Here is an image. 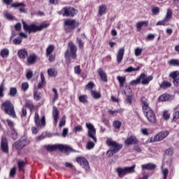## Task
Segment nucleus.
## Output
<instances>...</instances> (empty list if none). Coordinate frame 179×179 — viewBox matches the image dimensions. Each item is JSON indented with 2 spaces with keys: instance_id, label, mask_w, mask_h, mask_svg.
<instances>
[{
  "instance_id": "obj_1",
  "label": "nucleus",
  "mask_w": 179,
  "mask_h": 179,
  "mask_svg": "<svg viewBox=\"0 0 179 179\" xmlns=\"http://www.w3.org/2000/svg\"><path fill=\"white\" fill-rule=\"evenodd\" d=\"M143 102V111L145 117H146L148 121L150 124H155L157 122V119L156 118V114L150 107H149V102L148 99L142 98Z\"/></svg>"
},
{
  "instance_id": "obj_2",
  "label": "nucleus",
  "mask_w": 179,
  "mask_h": 179,
  "mask_svg": "<svg viewBox=\"0 0 179 179\" xmlns=\"http://www.w3.org/2000/svg\"><path fill=\"white\" fill-rule=\"evenodd\" d=\"M23 29L24 31L29 33V34H31V33H36L37 31H41L43 29H47L50 24L48 23H42L40 25H36V24H28L27 22L22 20Z\"/></svg>"
},
{
  "instance_id": "obj_3",
  "label": "nucleus",
  "mask_w": 179,
  "mask_h": 179,
  "mask_svg": "<svg viewBox=\"0 0 179 179\" xmlns=\"http://www.w3.org/2000/svg\"><path fill=\"white\" fill-rule=\"evenodd\" d=\"M106 145L110 148V149L106 152L107 157H113L115 153H118V152L122 149V144H120L117 143V141H113L112 138H107Z\"/></svg>"
},
{
  "instance_id": "obj_4",
  "label": "nucleus",
  "mask_w": 179,
  "mask_h": 179,
  "mask_svg": "<svg viewBox=\"0 0 179 179\" xmlns=\"http://www.w3.org/2000/svg\"><path fill=\"white\" fill-rule=\"evenodd\" d=\"M69 49H67L64 53V58H66V61H69L71 57L73 59H78V55L76 52H78V48L75 44L72 42L70 41L68 44Z\"/></svg>"
},
{
  "instance_id": "obj_5",
  "label": "nucleus",
  "mask_w": 179,
  "mask_h": 179,
  "mask_svg": "<svg viewBox=\"0 0 179 179\" xmlns=\"http://www.w3.org/2000/svg\"><path fill=\"white\" fill-rule=\"evenodd\" d=\"M1 109L3 110V111L8 114V115H10V117H13V118L16 117L15 106H13V104H12L10 101H6V102L3 103L1 104Z\"/></svg>"
},
{
  "instance_id": "obj_6",
  "label": "nucleus",
  "mask_w": 179,
  "mask_h": 179,
  "mask_svg": "<svg viewBox=\"0 0 179 179\" xmlns=\"http://www.w3.org/2000/svg\"><path fill=\"white\" fill-rule=\"evenodd\" d=\"M135 167H136V165L124 168L118 167L116 169V173H117L118 177L122 178V177L127 176V174L135 173Z\"/></svg>"
},
{
  "instance_id": "obj_7",
  "label": "nucleus",
  "mask_w": 179,
  "mask_h": 179,
  "mask_svg": "<svg viewBox=\"0 0 179 179\" xmlns=\"http://www.w3.org/2000/svg\"><path fill=\"white\" fill-rule=\"evenodd\" d=\"M29 143H30V142L29 141L27 138H26L25 136H22L20 138L19 141L13 144V147L15 148L17 150H22V149H23V148H24L25 146H27Z\"/></svg>"
},
{
  "instance_id": "obj_8",
  "label": "nucleus",
  "mask_w": 179,
  "mask_h": 179,
  "mask_svg": "<svg viewBox=\"0 0 179 179\" xmlns=\"http://www.w3.org/2000/svg\"><path fill=\"white\" fill-rule=\"evenodd\" d=\"M86 127L88 129V137L92 139L94 143H97V137H96V128L92 123H86Z\"/></svg>"
},
{
  "instance_id": "obj_9",
  "label": "nucleus",
  "mask_w": 179,
  "mask_h": 179,
  "mask_svg": "<svg viewBox=\"0 0 179 179\" xmlns=\"http://www.w3.org/2000/svg\"><path fill=\"white\" fill-rule=\"evenodd\" d=\"M65 30L67 32L71 31V30H74L76 27L79 26V22H77L75 20L68 19L64 21Z\"/></svg>"
},
{
  "instance_id": "obj_10",
  "label": "nucleus",
  "mask_w": 179,
  "mask_h": 179,
  "mask_svg": "<svg viewBox=\"0 0 179 179\" xmlns=\"http://www.w3.org/2000/svg\"><path fill=\"white\" fill-rule=\"evenodd\" d=\"M173 16V11L171 9L168 8L166 15L162 21H159L157 24L156 26H167V22L170 20L171 17Z\"/></svg>"
},
{
  "instance_id": "obj_11",
  "label": "nucleus",
  "mask_w": 179,
  "mask_h": 179,
  "mask_svg": "<svg viewBox=\"0 0 179 179\" xmlns=\"http://www.w3.org/2000/svg\"><path fill=\"white\" fill-rule=\"evenodd\" d=\"M170 133L168 131H161L157 134L154 138H151V142H159L160 141H163L164 138L169 136Z\"/></svg>"
},
{
  "instance_id": "obj_12",
  "label": "nucleus",
  "mask_w": 179,
  "mask_h": 179,
  "mask_svg": "<svg viewBox=\"0 0 179 179\" xmlns=\"http://www.w3.org/2000/svg\"><path fill=\"white\" fill-rule=\"evenodd\" d=\"M9 143H8V139L6 137L2 136L1 137V149L2 152L4 153H9Z\"/></svg>"
},
{
  "instance_id": "obj_13",
  "label": "nucleus",
  "mask_w": 179,
  "mask_h": 179,
  "mask_svg": "<svg viewBox=\"0 0 179 179\" xmlns=\"http://www.w3.org/2000/svg\"><path fill=\"white\" fill-rule=\"evenodd\" d=\"M34 122L36 127H40L41 124L43 127H45V117L43 116L40 121V115H38V113L36 112L34 116Z\"/></svg>"
},
{
  "instance_id": "obj_14",
  "label": "nucleus",
  "mask_w": 179,
  "mask_h": 179,
  "mask_svg": "<svg viewBox=\"0 0 179 179\" xmlns=\"http://www.w3.org/2000/svg\"><path fill=\"white\" fill-rule=\"evenodd\" d=\"M139 77L141 85H149V82H150V80H153L152 76L146 77V74L145 73H141Z\"/></svg>"
},
{
  "instance_id": "obj_15",
  "label": "nucleus",
  "mask_w": 179,
  "mask_h": 179,
  "mask_svg": "<svg viewBox=\"0 0 179 179\" xmlns=\"http://www.w3.org/2000/svg\"><path fill=\"white\" fill-rule=\"evenodd\" d=\"M64 13L63 14V16H71L73 17L74 15H76L78 13V11L75 10V8L72 7H66L64 8Z\"/></svg>"
},
{
  "instance_id": "obj_16",
  "label": "nucleus",
  "mask_w": 179,
  "mask_h": 179,
  "mask_svg": "<svg viewBox=\"0 0 179 179\" xmlns=\"http://www.w3.org/2000/svg\"><path fill=\"white\" fill-rule=\"evenodd\" d=\"M77 162L83 167V169H85L86 170H89L90 169V166H89V162H87V159L84 157H78Z\"/></svg>"
},
{
  "instance_id": "obj_17",
  "label": "nucleus",
  "mask_w": 179,
  "mask_h": 179,
  "mask_svg": "<svg viewBox=\"0 0 179 179\" xmlns=\"http://www.w3.org/2000/svg\"><path fill=\"white\" fill-rule=\"evenodd\" d=\"M138 142V138H136V137L134 136H131L125 140L124 144L127 145V146H129L131 145H136Z\"/></svg>"
},
{
  "instance_id": "obj_18",
  "label": "nucleus",
  "mask_w": 179,
  "mask_h": 179,
  "mask_svg": "<svg viewBox=\"0 0 179 179\" xmlns=\"http://www.w3.org/2000/svg\"><path fill=\"white\" fill-rule=\"evenodd\" d=\"M170 76L173 79L174 86H179V71L171 73Z\"/></svg>"
},
{
  "instance_id": "obj_19",
  "label": "nucleus",
  "mask_w": 179,
  "mask_h": 179,
  "mask_svg": "<svg viewBox=\"0 0 179 179\" xmlns=\"http://www.w3.org/2000/svg\"><path fill=\"white\" fill-rule=\"evenodd\" d=\"M124 54H125V48H121L119 49L117 55V62L121 64L122 59H124Z\"/></svg>"
},
{
  "instance_id": "obj_20",
  "label": "nucleus",
  "mask_w": 179,
  "mask_h": 179,
  "mask_svg": "<svg viewBox=\"0 0 179 179\" xmlns=\"http://www.w3.org/2000/svg\"><path fill=\"white\" fill-rule=\"evenodd\" d=\"M52 117L55 124H57V122H58V120H59V111L58 110L57 106H53Z\"/></svg>"
},
{
  "instance_id": "obj_21",
  "label": "nucleus",
  "mask_w": 179,
  "mask_h": 179,
  "mask_svg": "<svg viewBox=\"0 0 179 179\" xmlns=\"http://www.w3.org/2000/svg\"><path fill=\"white\" fill-rule=\"evenodd\" d=\"M12 8H20V12L21 13H26V9L24 8V3H13L11 4ZM23 6V7H20Z\"/></svg>"
},
{
  "instance_id": "obj_22",
  "label": "nucleus",
  "mask_w": 179,
  "mask_h": 179,
  "mask_svg": "<svg viewBox=\"0 0 179 179\" xmlns=\"http://www.w3.org/2000/svg\"><path fill=\"white\" fill-rule=\"evenodd\" d=\"M27 62L28 65H34L37 62V56L34 54L30 55Z\"/></svg>"
},
{
  "instance_id": "obj_23",
  "label": "nucleus",
  "mask_w": 179,
  "mask_h": 179,
  "mask_svg": "<svg viewBox=\"0 0 179 179\" xmlns=\"http://www.w3.org/2000/svg\"><path fill=\"white\" fill-rule=\"evenodd\" d=\"M59 150H60V152H64V153H71V152H73V149H72V148L62 144L59 145Z\"/></svg>"
},
{
  "instance_id": "obj_24",
  "label": "nucleus",
  "mask_w": 179,
  "mask_h": 179,
  "mask_svg": "<svg viewBox=\"0 0 179 179\" xmlns=\"http://www.w3.org/2000/svg\"><path fill=\"white\" fill-rule=\"evenodd\" d=\"M97 73L99 75L101 80H103V82H108V79H107V73H106L103 71V69L99 68L97 70Z\"/></svg>"
},
{
  "instance_id": "obj_25",
  "label": "nucleus",
  "mask_w": 179,
  "mask_h": 179,
  "mask_svg": "<svg viewBox=\"0 0 179 179\" xmlns=\"http://www.w3.org/2000/svg\"><path fill=\"white\" fill-rule=\"evenodd\" d=\"M59 145L60 144H55V145H45V149L48 152H54L58 149L59 150Z\"/></svg>"
},
{
  "instance_id": "obj_26",
  "label": "nucleus",
  "mask_w": 179,
  "mask_h": 179,
  "mask_svg": "<svg viewBox=\"0 0 179 179\" xmlns=\"http://www.w3.org/2000/svg\"><path fill=\"white\" fill-rule=\"evenodd\" d=\"M128 90V94H127V92L126 91H124V93L126 96L127 98V103L129 104H131L132 103V90H131V88H128L127 89Z\"/></svg>"
},
{
  "instance_id": "obj_27",
  "label": "nucleus",
  "mask_w": 179,
  "mask_h": 179,
  "mask_svg": "<svg viewBox=\"0 0 179 179\" xmlns=\"http://www.w3.org/2000/svg\"><path fill=\"white\" fill-rule=\"evenodd\" d=\"M149 24V21L145 20V21H141L136 23V29L137 31H141L142 30V27L143 25L148 26Z\"/></svg>"
},
{
  "instance_id": "obj_28",
  "label": "nucleus",
  "mask_w": 179,
  "mask_h": 179,
  "mask_svg": "<svg viewBox=\"0 0 179 179\" xmlns=\"http://www.w3.org/2000/svg\"><path fill=\"white\" fill-rule=\"evenodd\" d=\"M18 57H20L22 59H24L27 55H29V52L26 49H21L17 52Z\"/></svg>"
},
{
  "instance_id": "obj_29",
  "label": "nucleus",
  "mask_w": 179,
  "mask_h": 179,
  "mask_svg": "<svg viewBox=\"0 0 179 179\" xmlns=\"http://www.w3.org/2000/svg\"><path fill=\"white\" fill-rule=\"evenodd\" d=\"M143 170H155L156 165L155 164H147L141 166Z\"/></svg>"
},
{
  "instance_id": "obj_30",
  "label": "nucleus",
  "mask_w": 179,
  "mask_h": 179,
  "mask_svg": "<svg viewBox=\"0 0 179 179\" xmlns=\"http://www.w3.org/2000/svg\"><path fill=\"white\" fill-rule=\"evenodd\" d=\"M91 96H92L93 99H95L96 100L101 99V94L96 90H91Z\"/></svg>"
},
{
  "instance_id": "obj_31",
  "label": "nucleus",
  "mask_w": 179,
  "mask_h": 179,
  "mask_svg": "<svg viewBox=\"0 0 179 179\" xmlns=\"http://www.w3.org/2000/svg\"><path fill=\"white\" fill-rule=\"evenodd\" d=\"M58 72L55 69H48V75L49 76H51L52 78H55L57 76Z\"/></svg>"
},
{
  "instance_id": "obj_32",
  "label": "nucleus",
  "mask_w": 179,
  "mask_h": 179,
  "mask_svg": "<svg viewBox=\"0 0 179 179\" xmlns=\"http://www.w3.org/2000/svg\"><path fill=\"white\" fill-rule=\"evenodd\" d=\"M106 10H107V6H106V5L100 6L99 8V16H103V15H104V13H106Z\"/></svg>"
},
{
  "instance_id": "obj_33",
  "label": "nucleus",
  "mask_w": 179,
  "mask_h": 179,
  "mask_svg": "<svg viewBox=\"0 0 179 179\" xmlns=\"http://www.w3.org/2000/svg\"><path fill=\"white\" fill-rule=\"evenodd\" d=\"M0 55L2 58H8L9 57V50L7 48L2 49L0 52Z\"/></svg>"
},
{
  "instance_id": "obj_34",
  "label": "nucleus",
  "mask_w": 179,
  "mask_h": 179,
  "mask_svg": "<svg viewBox=\"0 0 179 179\" xmlns=\"http://www.w3.org/2000/svg\"><path fill=\"white\" fill-rule=\"evenodd\" d=\"M55 47L54 45H49L48 47L46 48V55L47 57H49V55H51L52 54V52L54 51Z\"/></svg>"
},
{
  "instance_id": "obj_35",
  "label": "nucleus",
  "mask_w": 179,
  "mask_h": 179,
  "mask_svg": "<svg viewBox=\"0 0 179 179\" xmlns=\"http://www.w3.org/2000/svg\"><path fill=\"white\" fill-rule=\"evenodd\" d=\"M41 97H43V94H41V92L34 91V100H36V101H39V100H41Z\"/></svg>"
},
{
  "instance_id": "obj_36",
  "label": "nucleus",
  "mask_w": 179,
  "mask_h": 179,
  "mask_svg": "<svg viewBox=\"0 0 179 179\" xmlns=\"http://www.w3.org/2000/svg\"><path fill=\"white\" fill-rule=\"evenodd\" d=\"M159 86L161 89H167L168 87H171V83L168 81H163Z\"/></svg>"
},
{
  "instance_id": "obj_37",
  "label": "nucleus",
  "mask_w": 179,
  "mask_h": 179,
  "mask_svg": "<svg viewBox=\"0 0 179 179\" xmlns=\"http://www.w3.org/2000/svg\"><path fill=\"white\" fill-rule=\"evenodd\" d=\"M25 107H27V108H29V110H33V108H34V104H33L31 101L27 99L25 101Z\"/></svg>"
},
{
  "instance_id": "obj_38",
  "label": "nucleus",
  "mask_w": 179,
  "mask_h": 179,
  "mask_svg": "<svg viewBox=\"0 0 179 179\" xmlns=\"http://www.w3.org/2000/svg\"><path fill=\"white\" fill-rule=\"evenodd\" d=\"M10 136L14 141H16V139L17 138V132H16V130H15V129H10Z\"/></svg>"
},
{
  "instance_id": "obj_39",
  "label": "nucleus",
  "mask_w": 179,
  "mask_h": 179,
  "mask_svg": "<svg viewBox=\"0 0 179 179\" xmlns=\"http://www.w3.org/2000/svg\"><path fill=\"white\" fill-rule=\"evenodd\" d=\"M78 100L80 103H87L89 101H87V95H80L78 97Z\"/></svg>"
},
{
  "instance_id": "obj_40",
  "label": "nucleus",
  "mask_w": 179,
  "mask_h": 179,
  "mask_svg": "<svg viewBox=\"0 0 179 179\" xmlns=\"http://www.w3.org/2000/svg\"><path fill=\"white\" fill-rule=\"evenodd\" d=\"M117 79L120 83V87H124V83H125V80H127L125 77L117 76Z\"/></svg>"
},
{
  "instance_id": "obj_41",
  "label": "nucleus",
  "mask_w": 179,
  "mask_h": 179,
  "mask_svg": "<svg viewBox=\"0 0 179 179\" xmlns=\"http://www.w3.org/2000/svg\"><path fill=\"white\" fill-rule=\"evenodd\" d=\"M168 64L171 65V66H178L179 65V60L178 59H171L168 62Z\"/></svg>"
},
{
  "instance_id": "obj_42",
  "label": "nucleus",
  "mask_w": 179,
  "mask_h": 179,
  "mask_svg": "<svg viewBox=\"0 0 179 179\" xmlns=\"http://www.w3.org/2000/svg\"><path fill=\"white\" fill-rule=\"evenodd\" d=\"M140 69H141L140 66H138L136 69L132 67V66H129V67H128L127 69H126L124 70V72H126V73H131V72H134V71H140Z\"/></svg>"
},
{
  "instance_id": "obj_43",
  "label": "nucleus",
  "mask_w": 179,
  "mask_h": 179,
  "mask_svg": "<svg viewBox=\"0 0 179 179\" xmlns=\"http://www.w3.org/2000/svg\"><path fill=\"white\" fill-rule=\"evenodd\" d=\"M16 94H17V90L16 89V87H11L10 89V94H9V95L11 97H15L16 96Z\"/></svg>"
},
{
  "instance_id": "obj_44",
  "label": "nucleus",
  "mask_w": 179,
  "mask_h": 179,
  "mask_svg": "<svg viewBox=\"0 0 179 179\" xmlns=\"http://www.w3.org/2000/svg\"><path fill=\"white\" fill-rule=\"evenodd\" d=\"M158 100H159V101H167V100H169V94H164L161 95L159 97Z\"/></svg>"
},
{
  "instance_id": "obj_45",
  "label": "nucleus",
  "mask_w": 179,
  "mask_h": 179,
  "mask_svg": "<svg viewBox=\"0 0 179 179\" xmlns=\"http://www.w3.org/2000/svg\"><path fill=\"white\" fill-rule=\"evenodd\" d=\"M22 41L23 39H22V38L17 37L13 39V43L15 44V45H20V44H22Z\"/></svg>"
},
{
  "instance_id": "obj_46",
  "label": "nucleus",
  "mask_w": 179,
  "mask_h": 179,
  "mask_svg": "<svg viewBox=\"0 0 179 179\" xmlns=\"http://www.w3.org/2000/svg\"><path fill=\"white\" fill-rule=\"evenodd\" d=\"M21 89L24 92H27V90H29V83H22L21 84Z\"/></svg>"
},
{
  "instance_id": "obj_47",
  "label": "nucleus",
  "mask_w": 179,
  "mask_h": 179,
  "mask_svg": "<svg viewBox=\"0 0 179 179\" xmlns=\"http://www.w3.org/2000/svg\"><path fill=\"white\" fill-rule=\"evenodd\" d=\"M121 125H122V123L118 120H115L113 122V127L116 129H120V128H121Z\"/></svg>"
},
{
  "instance_id": "obj_48",
  "label": "nucleus",
  "mask_w": 179,
  "mask_h": 179,
  "mask_svg": "<svg viewBox=\"0 0 179 179\" xmlns=\"http://www.w3.org/2000/svg\"><path fill=\"white\" fill-rule=\"evenodd\" d=\"M65 124H66V117L63 116L62 120L59 121V128H62V127H64Z\"/></svg>"
},
{
  "instance_id": "obj_49",
  "label": "nucleus",
  "mask_w": 179,
  "mask_h": 179,
  "mask_svg": "<svg viewBox=\"0 0 179 179\" xmlns=\"http://www.w3.org/2000/svg\"><path fill=\"white\" fill-rule=\"evenodd\" d=\"M162 117L164 120H165L166 121H169V120H170V114L169 113V111L164 110L163 112Z\"/></svg>"
},
{
  "instance_id": "obj_50",
  "label": "nucleus",
  "mask_w": 179,
  "mask_h": 179,
  "mask_svg": "<svg viewBox=\"0 0 179 179\" xmlns=\"http://www.w3.org/2000/svg\"><path fill=\"white\" fill-rule=\"evenodd\" d=\"M140 83H141V78L140 77H138L137 79L131 80L130 83V85L131 86H136V85H139Z\"/></svg>"
},
{
  "instance_id": "obj_51",
  "label": "nucleus",
  "mask_w": 179,
  "mask_h": 179,
  "mask_svg": "<svg viewBox=\"0 0 179 179\" xmlns=\"http://www.w3.org/2000/svg\"><path fill=\"white\" fill-rule=\"evenodd\" d=\"M143 51V49L141 48H136L134 50V54L136 57H139V55H141Z\"/></svg>"
},
{
  "instance_id": "obj_52",
  "label": "nucleus",
  "mask_w": 179,
  "mask_h": 179,
  "mask_svg": "<svg viewBox=\"0 0 179 179\" xmlns=\"http://www.w3.org/2000/svg\"><path fill=\"white\" fill-rule=\"evenodd\" d=\"M151 10L153 15H156L160 13V8H159V7H152Z\"/></svg>"
},
{
  "instance_id": "obj_53",
  "label": "nucleus",
  "mask_w": 179,
  "mask_h": 179,
  "mask_svg": "<svg viewBox=\"0 0 179 179\" xmlns=\"http://www.w3.org/2000/svg\"><path fill=\"white\" fill-rule=\"evenodd\" d=\"M162 171L163 174V179H167V176H169V169L167 168L162 169Z\"/></svg>"
},
{
  "instance_id": "obj_54",
  "label": "nucleus",
  "mask_w": 179,
  "mask_h": 179,
  "mask_svg": "<svg viewBox=\"0 0 179 179\" xmlns=\"http://www.w3.org/2000/svg\"><path fill=\"white\" fill-rule=\"evenodd\" d=\"M94 143H93V141H90L87 142V149H88V150H91V149H93V148H94Z\"/></svg>"
},
{
  "instance_id": "obj_55",
  "label": "nucleus",
  "mask_w": 179,
  "mask_h": 179,
  "mask_svg": "<svg viewBox=\"0 0 179 179\" xmlns=\"http://www.w3.org/2000/svg\"><path fill=\"white\" fill-rule=\"evenodd\" d=\"M52 92L55 93V97H54L52 101H53V103H55V101H57V100H58V97H59L58 90H57V89H55V88H53Z\"/></svg>"
},
{
  "instance_id": "obj_56",
  "label": "nucleus",
  "mask_w": 179,
  "mask_h": 179,
  "mask_svg": "<svg viewBox=\"0 0 179 179\" xmlns=\"http://www.w3.org/2000/svg\"><path fill=\"white\" fill-rule=\"evenodd\" d=\"M17 165L20 171H22V170H23V167H24V166L26 165V163L23 161H19L17 162Z\"/></svg>"
},
{
  "instance_id": "obj_57",
  "label": "nucleus",
  "mask_w": 179,
  "mask_h": 179,
  "mask_svg": "<svg viewBox=\"0 0 179 179\" xmlns=\"http://www.w3.org/2000/svg\"><path fill=\"white\" fill-rule=\"evenodd\" d=\"M179 118V111H176L173 114L172 121L174 122Z\"/></svg>"
},
{
  "instance_id": "obj_58",
  "label": "nucleus",
  "mask_w": 179,
  "mask_h": 179,
  "mask_svg": "<svg viewBox=\"0 0 179 179\" xmlns=\"http://www.w3.org/2000/svg\"><path fill=\"white\" fill-rule=\"evenodd\" d=\"M93 87H94V83L92 81L86 85V89H87L88 90H92Z\"/></svg>"
},
{
  "instance_id": "obj_59",
  "label": "nucleus",
  "mask_w": 179,
  "mask_h": 179,
  "mask_svg": "<svg viewBox=\"0 0 179 179\" xmlns=\"http://www.w3.org/2000/svg\"><path fill=\"white\" fill-rule=\"evenodd\" d=\"M26 78L28 80L31 79L33 78V71L31 70L28 71V72L26 74Z\"/></svg>"
},
{
  "instance_id": "obj_60",
  "label": "nucleus",
  "mask_w": 179,
  "mask_h": 179,
  "mask_svg": "<svg viewBox=\"0 0 179 179\" xmlns=\"http://www.w3.org/2000/svg\"><path fill=\"white\" fill-rule=\"evenodd\" d=\"M6 122L8 125V127L10 128V129H14L13 127H15V123L12 122L10 120H6Z\"/></svg>"
},
{
  "instance_id": "obj_61",
  "label": "nucleus",
  "mask_w": 179,
  "mask_h": 179,
  "mask_svg": "<svg viewBox=\"0 0 179 179\" xmlns=\"http://www.w3.org/2000/svg\"><path fill=\"white\" fill-rule=\"evenodd\" d=\"M4 16L5 17H6V19H8V20H13L14 17L12 16V14L6 12L4 13Z\"/></svg>"
},
{
  "instance_id": "obj_62",
  "label": "nucleus",
  "mask_w": 179,
  "mask_h": 179,
  "mask_svg": "<svg viewBox=\"0 0 179 179\" xmlns=\"http://www.w3.org/2000/svg\"><path fill=\"white\" fill-rule=\"evenodd\" d=\"M83 128L82 127V126L79 125V126H76L74 127V132L75 134H77L78 132H80V131H83Z\"/></svg>"
},
{
  "instance_id": "obj_63",
  "label": "nucleus",
  "mask_w": 179,
  "mask_h": 179,
  "mask_svg": "<svg viewBox=\"0 0 179 179\" xmlns=\"http://www.w3.org/2000/svg\"><path fill=\"white\" fill-rule=\"evenodd\" d=\"M74 72L76 75H80V66H76L74 67Z\"/></svg>"
},
{
  "instance_id": "obj_64",
  "label": "nucleus",
  "mask_w": 179,
  "mask_h": 179,
  "mask_svg": "<svg viewBox=\"0 0 179 179\" xmlns=\"http://www.w3.org/2000/svg\"><path fill=\"white\" fill-rule=\"evenodd\" d=\"M15 174H16V168L14 167L11 169L10 171V177H15Z\"/></svg>"
}]
</instances>
